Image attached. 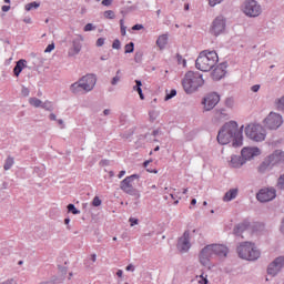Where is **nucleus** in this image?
Returning <instances> with one entry per match:
<instances>
[{
	"label": "nucleus",
	"mask_w": 284,
	"mask_h": 284,
	"mask_svg": "<svg viewBox=\"0 0 284 284\" xmlns=\"http://www.w3.org/2000/svg\"><path fill=\"white\" fill-rule=\"evenodd\" d=\"M58 123H59V125H62V129L64 128V125H63V120L59 119V120H58Z\"/></svg>",
	"instance_id": "nucleus-58"
},
{
	"label": "nucleus",
	"mask_w": 284,
	"mask_h": 284,
	"mask_svg": "<svg viewBox=\"0 0 284 284\" xmlns=\"http://www.w3.org/2000/svg\"><path fill=\"white\" fill-rule=\"evenodd\" d=\"M105 43V39L104 38H99L97 41V45L98 48H102V45Z\"/></svg>",
	"instance_id": "nucleus-43"
},
{
	"label": "nucleus",
	"mask_w": 284,
	"mask_h": 284,
	"mask_svg": "<svg viewBox=\"0 0 284 284\" xmlns=\"http://www.w3.org/2000/svg\"><path fill=\"white\" fill-rule=\"evenodd\" d=\"M141 29H143V26L141 24L133 26V30H141Z\"/></svg>",
	"instance_id": "nucleus-52"
},
{
	"label": "nucleus",
	"mask_w": 284,
	"mask_h": 284,
	"mask_svg": "<svg viewBox=\"0 0 284 284\" xmlns=\"http://www.w3.org/2000/svg\"><path fill=\"white\" fill-rule=\"evenodd\" d=\"M239 195V189H230L223 196L224 202H231L235 200Z\"/></svg>",
	"instance_id": "nucleus-21"
},
{
	"label": "nucleus",
	"mask_w": 284,
	"mask_h": 284,
	"mask_svg": "<svg viewBox=\"0 0 284 284\" xmlns=\"http://www.w3.org/2000/svg\"><path fill=\"white\" fill-rule=\"evenodd\" d=\"M197 284H209L207 275L201 274L196 276Z\"/></svg>",
	"instance_id": "nucleus-31"
},
{
	"label": "nucleus",
	"mask_w": 284,
	"mask_h": 284,
	"mask_svg": "<svg viewBox=\"0 0 284 284\" xmlns=\"http://www.w3.org/2000/svg\"><path fill=\"white\" fill-rule=\"evenodd\" d=\"M139 179H140L139 174H131L124 178V180L120 182V190L124 191V193L129 195H133L135 193L133 182L134 180H139Z\"/></svg>",
	"instance_id": "nucleus-9"
},
{
	"label": "nucleus",
	"mask_w": 284,
	"mask_h": 284,
	"mask_svg": "<svg viewBox=\"0 0 284 284\" xmlns=\"http://www.w3.org/2000/svg\"><path fill=\"white\" fill-rule=\"evenodd\" d=\"M220 61L219 54L216 51H202L195 61V68L201 70V72H210L217 65Z\"/></svg>",
	"instance_id": "nucleus-2"
},
{
	"label": "nucleus",
	"mask_w": 284,
	"mask_h": 284,
	"mask_svg": "<svg viewBox=\"0 0 284 284\" xmlns=\"http://www.w3.org/2000/svg\"><path fill=\"white\" fill-rule=\"evenodd\" d=\"M223 0H209V4L211 7H215L216 4H220Z\"/></svg>",
	"instance_id": "nucleus-44"
},
{
	"label": "nucleus",
	"mask_w": 284,
	"mask_h": 284,
	"mask_svg": "<svg viewBox=\"0 0 284 284\" xmlns=\"http://www.w3.org/2000/svg\"><path fill=\"white\" fill-rule=\"evenodd\" d=\"M284 266V257H277L273 263L268 265L267 273L268 275L275 276L283 270Z\"/></svg>",
	"instance_id": "nucleus-16"
},
{
	"label": "nucleus",
	"mask_w": 284,
	"mask_h": 284,
	"mask_svg": "<svg viewBox=\"0 0 284 284\" xmlns=\"http://www.w3.org/2000/svg\"><path fill=\"white\" fill-rule=\"evenodd\" d=\"M1 10H2L3 12H8V11L10 10V6H3V7L1 8Z\"/></svg>",
	"instance_id": "nucleus-51"
},
{
	"label": "nucleus",
	"mask_w": 284,
	"mask_h": 284,
	"mask_svg": "<svg viewBox=\"0 0 284 284\" xmlns=\"http://www.w3.org/2000/svg\"><path fill=\"white\" fill-rule=\"evenodd\" d=\"M253 93H257L261 90V85L260 84H255L251 88Z\"/></svg>",
	"instance_id": "nucleus-45"
},
{
	"label": "nucleus",
	"mask_w": 284,
	"mask_h": 284,
	"mask_svg": "<svg viewBox=\"0 0 284 284\" xmlns=\"http://www.w3.org/2000/svg\"><path fill=\"white\" fill-rule=\"evenodd\" d=\"M24 22L26 23H31V19L29 18V19H24Z\"/></svg>",
	"instance_id": "nucleus-62"
},
{
	"label": "nucleus",
	"mask_w": 284,
	"mask_h": 284,
	"mask_svg": "<svg viewBox=\"0 0 284 284\" xmlns=\"http://www.w3.org/2000/svg\"><path fill=\"white\" fill-rule=\"evenodd\" d=\"M101 204H102V200H100V197H98V195H97L92 202V205L95 207H99V206H101Z\"/></svg>",
	"instance_id": "nucleus-37"
},
{
	"label": "nucleus",
	"mask_w": 284,
	"mask_h": 284,
	"mask_svg": "<svg viewBox=\"0 0 284 284\" xmlns=\"http://www.w3.org/2000/svg\"><path fill=\"white\" fill-rule=\"evenodd\" d=\"M212 248L213 255H217L220 257H226L229 254V248L225 245H210Z\"/></svg>",
	"instance_id": "nucleus-19"
},
{
	"label": "nucleus",
	"mask_w": 284,
	"mask_h": 284,
	"mask_svg": "<svg viewBox=\"0 0 284 284\" xmlns=\"http://www.w3.org/2000/svg\"><path fill=\"white\" fill-rule=\"evenodd\" d=\"M234 104H235V100L233 98H226L225 99V106L226 108L232 109V108H234Z\"/></svg>",
	"instance_id": "nucleus-34"
},
{
	"label": "nucleus",
	"mask_w": 284,
	"mask_h": 284,
	"mask_svg": "<svg viewBox=\"0 0 284 284\" xmlns=\"http://www.w3.org/2000/svg\"><path fill=\"white\" fill-rule=\"evenodd\" d=\"M174 97H176V90H171L170 94L165 95V101H169V100L173 99Z\"/></svg>",
	"instance_id": "nucleus-39"
},
{
	"label": "nucleus",
	"mask_w": 284,
	"mask_h": 284,
	"mask_svg": "<svg viewBox=\"0 0 284 284\" xmlns=\"http://www.w3.org/2000/svg\"><path fill=\"white\" fill-rule=\"evenodd\" d=\"M217 142L221 145H227L233 141V146L243 145V131L239 129L236 121L226 122L217 133Z\"/></svg>",
	"instance_id": "nucleus-1"
},
{
	"label": "nucleus",
	"mask_w": 284,
	"mask_h": 284,
	"mask_svg": "<svg viewBox=\"0 0 284 284\" xmlns=\"http://www.w3.org/2000/svg\"><path fill=\"white\" fill-rule=\"evenodd\" d=\"M243 12L247 17L256 18L261 16V13L263 12V9L261 8V4H258V2H256L255 0H247L244 3Z\"/></svg>",
	"instance_id": "nucleus-7"
},
{
	"label": "nucleus",
	"mask_w": 284,
	"mask_h": 284,
	"mask_svg": "<svg viewBox=\"0 0 284 284\" xmlns=\"http://www.w3.org/2000/svg\"><path fill=\"white\" fill-rule=\"evenodd\" d=\"M126 271L133 272L134 271V266L132 264H130L129 266H126Z\"/></svg>",
	"instance_id": "nucleus-54"
},
{
	"label": "nucleus",
	"mask_w": 284,
	"mask_h": 284,
	"mask_svg": "<svg viewBox=\"0 0 284 284\" xmlns=\"http://www.w3.org/2000/svg\"><path fill=\"white\" fill-rule=\"evenodd\" d=\"M221 101L220 94L216 92L209 93L204 99L202 104L205 111H212Z\"/></svg>",
	"instance_id": "nucleus-12"
},
{
	"label": "nucleus",
	"mask_w": 284,
	"mask_h": 284,
	"mask_svg": "<svg viewBox=\"0 0 284 284\" xmlns=\"http://www.w3.org/2000/svg\"><path fill=\"white\" fill-rule=\"evenodd\" d=\"M64 223H65L67 225L70 223L69 217H67V219L64 220Z\"/></svg>",
	"instance_id": "nucleus-63"
},
{
	"label": "nucleus",
	"mask_w": 284,
	"mask_h": 284,
	"mask_svg": "<svg viewBox=\"0 0 284 284\" xmlns=\"http://www.w3.org/2000/svg\"><path fill=\"white\" fill-rule=\"evenodd\" d=\"M257 201L261 203H267L276 199V190L274 187H264L258 191L256 194Z\"/></svg>",
	"instance_id": "nucleus-11"
},
{
	"label": "nucleus",
	"mask_w": 284,
	"mask_h": 284,
	"mask_svg": "<svg viewBox=\"0 0 284 284\" xmlns=\"http://www.w3.org/2000/svg\"><path fill=\"white\" fill-rule=\"evenodd\" d=\"M68 211L74 215L80 214V211H78V209H75L74 204H68Z\"/></svg>",
	"instance_id": "nucleus-35"
},
{
	"label": "nucleus",
	"mask_w": 284,
	"mask_h": 284,
	"mask_svg": "<svg viewBox=\"0 0 284 284\" xmlns=\"http://www.w3.org/2000/svg\"><path fill=\"white\" fill-rule=\"evenodd\" d=\"M226 30V20L223 16L216 17L210 28V32L213 36L219 37L220 34L224 33Z\"/></svg>",
	"instance_id": "nucleus-10"
},
{
	"label": "nucleus",
	"mask_w": 284,
	"mask_h": 284,
	"mask_svg": "<svg viewBox=\"0 0 284 284\" xmlns=\"http://www.w3.org/2000/svg\"><path fill=\"white\" fill-rule=\"evenodd\" d=\"M129 222H131V226H134L139 223V220H135L134 217H131V220H129Z\"/></svg>",
	"instance_id": "nucleus-49"
},
{
	"label": "nucleus",
	"mask_w": 284,
	"mask_h": 284,
	"mask_svg": "<svg viewBox=\"0 0 284 284\" xmlns=\"http://www.w3.org/2000/svg\"><path fill=\"white\" fill-rule=\"evenodd\" d=\"M82 45L80 41L74 40L73 41V47L69 50V57H75V54H79L81 52Z\"/></svg>",
	"instance_id": "nucleus-23"
},
{
	"label": "nucleus",
	"mask_w": 284,
	"mask_h": 284,
	"mask_svg": "<svg viewBox=\"0 0 284 284\" xmlns=\"http://www.w3.org/2000/svg\"><path fill=\"white\" fill-rule=\"evenodd\" d=\"M245 135L254 142H263L267 136V132L260 123H250L245 126Z\"/></svg>",
	"instance_id": "nucleus-5"
},
{
	"label": "nucleus",
	"mask_w": 284,
	"mask_h": 284,
	"mask_svg": "<svg viewBox=\"0 0 284 284\" xmlns=\"http://www.w3.org/2000/svg\"><path fill=\"white\" fill-rule=\"evenodd\" d=\"M21 93H22L23 97H29V89L28 88H22Z\"/></svg>",
	"instance_id": "nucleus-47"
},
{
	"label": "nucleus",
	"mask_w": 284,
	"mask_h": 284,
	"mask_svg": "<svg viewBox=\"0 0 284 284\" xmlns=\"http://www.w3.org/2000/svg\"><path fill=\"white\" fill-rule=\"evenodd\" d=\"M97 84V77L92 73H89L82 77L78 82L71 85V91L74 94L79 93H89L91 92Z\"/></svg>",
	"instance_id": "nucleus-4"
},
{
	"label": "nucleus",
	"mask_w": 284,
	"mask_h": 284,
	"mask_svg": "<svg viewBox=\"0 0 284 284\" xmlns=\"http://www.w3.org/2000/svg\"><path fill=\"white\" fill-rule=\"evenodd\" d=\"M272 166V164L270 163V160L266 158L261 165L258 166V171L261 173H264L265 171H267Z\"/></svg>",
	"instance_id": "nucleus-28"
},
{
	"label": "nucleus",
	"mask_w": 284,
	"mask_h": 284,
	"mask_svg": "<svg viewBox=\"0 0 284 284\" xmlns=\"http://www.w3.org/2000/svg\"><path fill=\"white\" fill-rule=\"evenodd\" d=\"M109 114H110V110L109 109L104 110V115H109Z\"/></svg>",
	"instance_id": "nucleus-61"
},
{
	"label": "nucleus",
	"mask_w": 284,
	"mask_h": 284,
	"mask_svg": "<svg viewBox=\"0 0 284 284\" xmlns=\"http://www.w3.org/2000/svg\"><path fill=\"white\" fill-rule=\"evenodd\" d=\"M187 192H189V189H187V187L183 189V191H182V193H183L184 195H186Z\"/></svg>",
	"instance_id": "nucleus-60"
},
{
	"label": "nucleus",
	"mask_w": 284,
	"mask_h": 284,
	"mask_svg": "<svg viewBox=\"0 0 284 284\" xmlns=\"http://www.w3.org/2000/svg\"><path fill=\"white\" fill-rule=\"evenodd\" d=\"M13 163H14L13 158L8 156L7 160H6V162H4L3 169H4L6 171L10 170L11 166L13 165Z\"/></svg>",
	"instance_id": "nucleus-30"
},
{
	"label": "nucleus",
	"mask_w": 284,
	"mask_h": 284,
	"mask_svg": "<svg viewBox=\"0 0 284 284\" xmlns=\"http://www.w3.org/2000/svg\"><path fill=\"white\" fill-rule=\"evenodd\" d=\"M226 64H217L211 72V78L213 81H221L226 77Z\"/></svg>",
	"instance_id": "nucleus-15"
},
{
	"label": "nucleus",
	"mask_w": 284,
	"mask_h": 284,
	"mask_svg": "<svg viewBox=\"0 0 284 284\" xmlns=\"http://www.w3.org/2000/svg\"><path fill=\"white\" fill-rule=\"evenodd\" d=\"M112 2H113V0H103L102 4L105 6V7H109V6L112 4Z\"/></svg>",
	"instance_id": "nucleus-48"
},
{
	"label": "nucleus",
	"mask_w": 284,
	"mask_h": 284,
	"mask_svg": "<svg viewBox=\"0 0 284 284\" xmlns=\"http://www.w3.org/2000/svg\"><path fill=\"white\" fill-rule=\"evenodd\" d=\"M120 32L122 33V36L126 34V28L124 27L123 20H120Z\"/></svg>",
	"instance_id": "nucleus-38"
},
{
	"label": "nucleus",
	"mask_w": 284,
	"mask_h": 284,
	"mask_svg": "<svg viewBox=\"0 0 284 284\" xmlns=\"http://www.w3.org/2000/svg\"><path fill=\"white\" fill-rule=\"evenodd\" d=\"M227 120H229V114L223 112V111L216 112L214 118H213V122L215 124H220V123L225 122Z\"/></svg>",
	"instance_id": "nucleus-22"
},
{
	"label": "nucleus",
	"mask_w": 284,
	"mask_h": 284,
	"mask_svg": "<svg viewBox=\"0 0 284 284\" xmlns=\"http://www.w3.org/2000/svg\"><path fill=\"white\" fill-rule=\"evenodd\" d=\"M29 103H30L33 108H40V106H42L41 100H39V99H37V98H30Z\"/></svg>",
	"instance_id": "nucleus-29"
},
{
	"label": "nucleus",
	"mask_w": 284,
	"mask_h": 284,
	"mask_svg": "<svg viewBox=\"0 0 284 284\" xmlns=\"http://www.w3.org/2000/svg\"><path fill=\"white\" fill-rule=\"evenodd\" d=\"M246 163V161L244 160L243 156L240 155H232L231 160L229 162V166L232 169H240L242 168L244 164Z\"/></svg>",
	"instance_id": "nucleus-20"
},
{
	"label": "nucleus",
	"mask_w": 284,
	"mask_h": 284,
	"mask_svg": "<svg viewBox=\"0 0 284 284\" xmlns=\"http://www.w3.org/2000/svg\"><path fill=\"white\" fill-rule=\"evenodd\" d=\"M124 52H125V54H130L131 52H134V43L131 42V43L124 45Z\"/></svg>",
	"instance_id": "nucleus-32"
},
{
	"label": "nucleus",
	"mask_w": 284,
	"mask_h": 284,
	"mask_svg": "<svg viewBox=\"0 0 284 284\" xmlns=\"http://www.w3.org/2000/svg\"><path fill=\"white\" fill-rule=\"evenodd\" d=\"M250 229L248 222H242L234 229V234L240 236Z\"/></svg>",
	"instance_id": "nucleus-24"
},
{
	"label": "nucleus",
	"mask_w": 284,
	"mask_h": 284,
	"mask_svg": "<svg viewBox=\"0 0 284 284\" xmlns=\"http://www.w3.org/2000/svg\"><path fill=\"white\" fill-rule=\"evenodd\" d=\"M39 7H40V3L34 1V2L28 3L24 8L27 11H30L32 9H38Z\"/></svg>",
	"instance_id": "nucleus-33"
},
{
	"label": "nucleus",
	"mask_w": 284,
	"mask_h": 284,
	"mask_svg": "<svg viewBox=\"0 0 284 284\" xmlns=\"http://www.w3.org/2000/svg\"><path fill=\"white\" fill-rule=\"evenodd\" d=\"M146 171H148L149 173L158 174V170H150V169H146Z\"/></svg>",
	"instance_id": "nucleus-55"
},
{
	"label": "nucleus",
	"mask_w": 284,
	"mask_h": 284,
	"mask_svg": "<svg viewBox=\"0 0 284 284\" xmlns=\"http://www.w3.org/2000/svg\"><path fill=\"white\" fill-rule=\"evenodd\" d=\"M91 260H92V262H97V255L93 254V255L91 256Z\"/></svg>",
	"instance_id": "nucleus-59"
},
{
	"label": "nucleus",
	"mask_w": 284,
	"mask_h": 284,
	"mask_svg": "<svg viewBox=\"0 0 284 284\" xmlns=\"http://www.w3.org/2000/svg\"><path fill=\"white\" fill-rule=\"evenodd\" d=\"M196 203H197V200H195V199L191 200V205L192 206L196 205Z\"/></svg>",
	"instance_id": "nucleus-57"
},
{
	"label": "nucleus",
	"mask_w": 284,
	"mask_h": 284,
	"mask_svg": "<svg viewBox=\"0 0 284 284\" xmlns=\"http://www.w3.org/2000/svg\"><path fill=\"white\" fill-rule=\"evenodd\" d=\"M213 256V251H212V247L211 245L204 247L200 255H199V258H200V263L203 265V266H206L209 265L210 263V258Z\"/></svg>",
	"instance_id": "nucleus-17"
},
{
	"label": "nucleus",
	"mask_w": 284,
	"mask_h": 284,
	"mask_svg": "<svg viewBox=\"0 0 284 284\" xmlns=\"http://www.w3.org/2000/svg\"><path fill=\"white\" fill-rule=\"evenodd\" d=\"M50 120H51V121H57V115H55L54 113H51V114H50Z\"/></svg>",
	"instance_id": "nucleus-53"
},
{
	"label": "nucleus",
	"mask_w": 284,
	"mask_h": 284,
	"mask_svg": "<svg viewBox=\"0 0 284 284\" xmlns=\"http://www.w3.org/2000/svg\"><path fill=\"white\" fill-rule=\"evenodd\" d=\"M237 254L241 258L246 261H256L261 257V252L257 251L255 244L250 242L243 243L237 247Z\"/></svg>",
	"instance_id": "nucleus-6"
},
{
	"label": "nucleus",
	"mask_w": 284,
	"mask_h": 284,
	"mask_svg": "<svg viewBox=\"0 0 284 284\" xmlns=\"http://www.w3.org/2000/svg\"><path fill=\"white\" fill-rule=\"evenodd\" d=\"M95 27L92 24V23H88L85 27H84V31L88 32V31H92L94 30Z\"/></svg>",
	"instance_id": "nucleus-42"
},
{
	"label": "nucleus",
	"mask_w": 284,
	"mask_h": 284,
	"mask_svg": "<svg viewBox=\"0 0 284 284\" xmlns=\"http://www.w3.org/2000/svg\"><path fill=\"white\" fill-rule=\"evenodd\" d=\"M191 246L192 245H191L190 232L185 231L183 233L182 237L179 239L176 247H178L179 252L185 253V252L190 251Z\"/></svg>",
	"instance_id": "nucleus-13"
},
{
	"label": "nucleus",
	"mask_w": 284,
	"mask_h": 284,
	"mask_svg": "<svg viewBox=\"0 0 284 284\" xmlns=\"http://www.w3.org/2000/svg\"><path fill=\"white\" fill-rule=\"evenodd\" d=\"M52 50H54V44L53 43L49 44L44 52H52Z\"/></svg>",
	"instance_id": "nucleus-46"
},
{
	"label": "nucleus",
	"mask_w": 284,
	"mask_h": 284,
	"mask_svg": "<svg viewBox=\"0 0 284 284\" xmlns=\"http://www.w3.org/2000/svg\"><path fill=\"white\" fill-rule=\"evenodd\" d=\"M116 275H118V277H122L123 276V271H118V273H116Z\"/></svg>",
	"instance_id": "nucleus-56"
},
{
	"label": "nucleus",
	"mask_w": 284,
	"mask_h": 284,
	"mask_svg": "<svg viewBox=\"0 0 284 284\" xmlns=\"http://www.w3.org/2000/svg\"><path fill=\"white\" fill-rule=\"evenodd\" d=\"M112 48H113V50H120V48H121L120 40L115 39V41H113Z\"/></svg>",
	"instance_id": "nucleus-40"
},
{
	"label": "nucleus",
	"mask_w": 284,
	"mask_h": 284,
	"mask_svg": "<svg viewBox=\"0 0 284 284\" xmlns=\"http://www.w3.org/2000/svg\"><path fill=\"white\" fill-rule=\"evenodd\" d=\"M189 9H190V4H185V6H184V10L187 11Z\"/></svg>",
	"instance_id": "nucleus-64"
},
{
	"label": "nucleus",
	"mask_w": 284,
	"mask_h": 284,
	"mask_svg": "<svg viewBox=\"0 0 284 284\" xmlns=\"http://www.w3.org/2000/svg\"><path fill=\"white\" fill-rule=\"evenodd\" d=\"M243 160L251 161L254 158L261 155V149L257 146H244L241 151Z\"/></svg>",
	"instance_id": "nucleus-14"
},
{
	"label": "nucleus",
	"mask_w": 284,
	"mask_h": 284,
	"mask_svg": "<svg viewBox=\"0 0 284 284\" xmlns=\"http://www.w3.org/2000/svg\"><path fill=\"white\" fill-rule=\"evenodd\" d=\"M141 88H142V82L140 80H135V87H133V91L138 92L140 100L143 101L144 94Z\"/></svg>",
	"instance_id": "nucleus-27"
},
{
	"label": "nucleus",
	"mask_w": 284,
	"mask_h": 284,
	"mask_svg": "<svg viewBox=\"0 0 284 284\" xmlns=\"http://www.w3.org/2000/svg\"><path fill=\"white\" fill-rule=\"evenodd\" d=\"M168 41H169L168 34L159 36V38L156 40L158 48H160V50H164L165 45L168 44Z\"/></svg>",
	"instance_id": "nucleus-25"
},
{
	"label": "nucleus",
	"mask_w": 284,
	"mask_h": 284,
	"mask_svg": "<svg viewBox=\"0 0 284 284\" xmlns=\"http://www.w3.org/2000/svg\"><path fill=\"white\" fill-rule=\"evenodd\" d=\"M121 78L119 75L113 77L111 80V85H116L120 82Z\"/></svg>",
	"instance_id": "nucleus-41"
},
{
	"label": "nucleus",
	"mask_w": 284,
	"mask_h": 284,
	"mask_svg": "<svg viewBox=\"0 0 284 284\" xmlns=\"http://www.w3.org/2000/svg\"><path fill=\"white\" fill-rule=\"evenodd\" d=\"M271 166H274L284 161V152L281 150H275L271 155L266 158Z\"/></svg>",
	"instance_id": "nucleus-18"
},
{
	"label": "nucleus",
	"mask_w": 284,
	"mask_h": 284,
	"mask_svg": "<svg viewBox=\"0 0 284 284\" xmlns=\"http://www.w3.org/2000/svg\"><path fill=\"white\" fill-rule=\"evenodd\" d=\"M104 17L106 19H114L115 18V13L112 10H108V11L104 12Z\"/></svg>",
	"instance_id": "nucleus-36"
},
{
	"label": "nucleus",
	"mask_w": 284,
	"mask_h": 284,
	"mask_svg": "<svg viewBox=\"0 0 284 284\" xmlns=\"http://www.w3.org/2000/svg\"><path fill=\"white\" fill-rule=\"evenodd\" d=\"M23 68H26V61L19 60L13 69V73L17 78H19L20 72H22Z\"/></svg>",
	"instance_id": "nucleus-26"
},
{
	"label": "nucleus",
	"mask_w": 284,
	"mask_h": 284,
	"mask_svg": "<svg viewBox=\"0 0 284 284\" xmlns=\"http://www.w3.org/2000/svg\"><path fill=\"white\" fill-rule=\"evenodd\" d=\"M264 125L268 130H277L283 125V116L276 112H271L264 120Z\"/></svg>",
	"instance_id": "nucleus-8"
},
{
	"label": "nucleus",
	"mask_w": 284,
	"mask_h": 284,
	"mask_svg": "<svg viewBox=\"0 0 284 284\" xmlns=\"http://www.w3.org/2000/svg\"><path fill=\"white\" fill-rule=\"evenodd\" d=\"M204 84L205 81L200 72L189 71L182 80V87L186 94L195 93Z\"/></svg>",
	"instance_id": "nucleus-3"
},
{
	"label": "nucleus",
	"mask_w": 284,
	"mask_h": 284,
	"mask_svg": "<svg viewBox=\"0 0 284 284\" xmlns=\"http://www.w3.org/2000/svg\"><path fill=\"white\" fill-rule=\"evenodd\" d=\"M125 175V170L120 171V173H118V179H122Z\"/></svg>",
	"instance_id": "nucleus-50"
}]
</instances>
